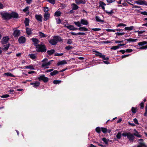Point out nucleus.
Returning <instances> with one entry per match:
<instances>
[{
    "instance_id": "49530a36",
    "label": "nucleus",
    "mask_w": 147,
    "mask_h": 147,
    "mask_svg": "<svg viewBox=\"0 0 147 147\" xmlns=\"http://www.w3.org/2000/svg\"><path fill=\"white\" fill-rule=\"evenodd\" d=\"M119 48V46H113L111 48V50H115Z\"/></svg>"
},
{
    "instance_id": "c9c22d12",
    "label": "nucleus",
    "mask_w": 147,
    "mask_h": 147,
    "mask_svg": "<svg viewBox=\"0 0 147 147\" xmlns=\"http://www.w3.org/2000/svg\"><path fill=\"white\" fill-rule=\"evenodd\" d=\"M24 23L26 26H28L29 25V20L28 18H26Z\"/></svg>"
},
{
    "instance_id": "c03bdc74",
    "label": "nucleus",
    "mask_w": 147,
    "mask_h": 147,
    "mask_svg": "<svg viewBox=\"0 0 147 147\" xmlns=\"http://www.w3.org/2000/svg\"><path fill=\"white\" fill-rule=\"evenodd\" d=\"M30 57L32 59H34L36 58V56L34 54H31L29 55Z\"/></svg>"
},
{
    "instance_id": "4c0bfd02",
    "label": "nucleus",
    "mask_w": 147,
    "mask_h": 147,
    "mask_svg": "<svg viewBox=\"0 0 147 147\" xmlns=\"http://www.w3.org/2000/svg\"><path fill=\"white\" fill-rule=\"evenodd\" d=\"M102 140L105 144H108L109 140L105 138H102Z\"/></svg>"
},
{
    "instance_id": "37998d69",
    "label": "nucleus",
    "mask_w": 147,
    "mask_h": 147,
    "mask_svg": "<svg viewBox=\"0 0 147 147\" xmlns=\"http://www.w3.org/2000/svg\"><path fill=\"white\" fill-rule=\"evenodd\" d=\"M134 135L138 138L141 137V136L139 134V133L137 131H136V132L134 134Z\"/></svg>"
},
{
    "instance_id": "1a4fd4ad",
    "label": "nucleus",
    "mask_w": 147,
    "mask_h": 147,
    "mask_svg": "<svg viewBox=\"0 0 147 147\" xmlns=\"http://www.w3.org/2000/svg\"><path fill=\"white\" fill-rule=\"evenodd\" d=\"M80 22L81 24L86 26L88 25L89 24L88 21L85 19H81Z\"/></svg>"
},
{
    "instance_id": "c756f323",
    "label": "nucleus",
    "mask_w": 147,
    "mask_h": 147,
    "mask_svg": "<svg viewBox=\"0 0 147 147\" xmlns=\"http://www.w3.org/2000/svg\"><path fill=\"white\" fill-rule=\"evenodd\" d=\"M97 22H104V21L102 20H101L100 17L99 16H96L95 18Z\"/></svg>"
},
{
    "instance_id": "a878e982",
    "label": "nucleus",
    "mask_w": 147,
    "mask_h": 147,
    "mask_svg": "<svg viewBox=\"0 0 147 147\" xmlns=\"http://www.w3.org/2000/svg\"><path fill=\"white\" fill-rule=\"evenodd\" d=\"M99 4L100 5V6L102 8V9L104 10L105 9V6L106 4L102 1L99 2Z\"/></svg>"
},
{
    "instance_id": "052dcab7",
    "label": "nucleus",
    "mask_w": 147,
    "mask_h": 147,
    "mask_svg": "<svg viewBox=\"0 0 147 147\" xmlns=\"http://www.w3.org/2000/svg\"><path fill=\"white\" fill-rule=\"evenodd\" d=\"M9 45H6V46L3 48V49L4 50H7L9 47Z\"/></svg>"
},
{
    "instance_id": "6ab92c4d",
    "label": "nucleus",
    "mask_w": 147,
    "mask_h": 147,
    "mask_svg": "<svg viewBox=\"0 0 147 147\" xmlns=\"http://www.w3.org/2000/svg\"><path fill=\"white\" fill-rule=\"evenodd\" d=\"M76 3L78 5L80 4L81 3L84 4L85 1L84 0H75Z\"/></svg>"
},
{
    "instance_id": "f257e3e1",
    "label": "nucleus",
    "mask_w": 147,
    "mask_h": 147,
    "mask_svg": "<svg viewBox=\"0 0 147 147\" xmlns=\"http://www.w3.org/2000/svg\"><path fill=\"white\" fill-rule=\"evenodd\" d=\"M36 51L38 52H44L47 51V49L44 45H38L36 47Z\"/></svg>"
},
{
    "instance_id": "9b49d317",
    "label": "nucleus",
    "mask_w": 147,
    "mask_h": 147,
    "mask_svg": "<svg viewBox=\"0 0 147 147\" xmlns=\"http://www.w3.org/2000/svg\"><path fill=\"white\" fill-rule=\"evenodd\" d=\"M32 40L34 42V45L36 47L39 45L38 44L39 42V41L38 39L36 38H32Z\"/></svg>"
},
{
    "instance_id": "7ed1b4c3",
    "label": "nucleus",
    "mask_w": 147,
    "mask_h": 147,
    "mask_svg": "<svg viewBox=\"0 0 147 147\" xmlns=\"http://www.w3.org/2000/svg\"><path fill=\"white\" fill-rule=\"evenodd\" d=\"M93 52L96 53L95 54L96 55L99 56L101 58L103 59L107 60L109 59V58L105 57V55H102L101 53L96 51H94Z\"/></svg>"
},
{
    "instance_id": "f03ea898",
    "label": "nucleus",
    "mask_w": 147,
    "mask_h": 147,
    "mask_svg": "<svg viewBox=\"0 0 147 147\" xmlns=\"http://www.w3.org/2000/svg\"><path fill=\"white\" fill-rule=\"evenodd\" d=\"M48 61V59L46 58H45L42 61V62H43L42 65V67H44L47 66L49 65L53 61V60H52L47 62V61Z\"/></svg>"
},
{
    "instance_id": "9d476101",
    "label": "nucleus",
    "mask_w": 147,
    "mask_h": 147,
    "mask_svg": "<svg viewBox=\"0 0 147 147\" xmlns=\"http://www.w3.org/2000/svg\"><path fill=\"white\" fill-rule=\"evenodd\" d=\"M30 85H32L34 88H36L39 86L40 84V82L38 81H35L34 82L30 83Z\"/></svg>"
},
{
    "instance_id": "13d9d810",
    "label": "nucleus",
    "mask_w": 147,
    "mask_h": 147,
    "mask_svg": "<svg viewBox=\"0 0 147 147\" xmlns=\"http://www.w3.org/2000/svg\"><path fill=\"white\" fill-rule=\"evenodd\" d=\"M72 43V41L71 39H69L67 40V43L68 44H71Z\"/></svg>"
},
{
    "instance_id": "f3484780",
    "label": "nucleus",
    "mask_w": 147,
    "mask_h": 147,
    "mask_svg": "<svg viewBox=\"0 0 147 147\" xmlns=\"http://www.w3.org/2000/svg\"><path fill=\"white\" fill-rule=\"evenodd\" d=\"M146 2L144 1L138 0L137 1V4L146 5Z\"/></svg>"
},
{
    "instance_id": "4be33fe9",
    "label": "nucleus",
    "mask_w": 147,
    "mask_h": 147,
    "mask_svg": "<svg viewBox=\"0 0 147 147\" xmlns=\"http://www.w3.org/2000/svg\"><path fill=\"white\" fill-rule=\"evenodd\" d=\"M39 36L41 38H44L47 36V35L45 34L42 32H39L38 33Z\"/></svg>"
},
{
    "instance_id": "ddd939ff",
    "label": "nucleus",
    "mask_w": 147,
    "mask_h": 147,
    "mask_svg": "<svg viewBox=\"0 0 147 147\" xmlns=\"http://www.w3.org/2000/svg\"><path fill=\"white\" fill-rule=\"evenodd\" d=\"M35 18L37 20L40 22L42 21V17L41 15L36 14L35 15Z\"/></svg>"
},
{
    "instance_id": "79ce46f5",
    "label": "nucleus",
    "mask_w": 147,
    "mask_h": 147,
    "mask_svg": "<svg viewBox=\"0 0 147 147\" xmlns=\"http://www.w3.org/2000/svg\"><path fill=\"white\" fill-rule=\"evenodd\" d=\"M101 128L99 127H97L96 129V131L98 133L100 132Z\"/></svg>"
},
{
    "instance_id": "f704fd0d",
    "label": "nucleus",
    "mask_w": 147,
    "mask_h": 147,
    "mask_svg": "<svg viewBox=\"0 0 147 147\" xmlns=\"http://www.w3.org/2000/svg\"><path fill=\"white\" fill-rule=\"evenodd\" d=\"M26 68L29 69H34V68L33 67L32 65H29L28 66H25Z\"/></svg>"
},
{
    "instance_id": "864d4df0",
    "label": "nucleus",
    "mask_w": 147,
    "mask_h": 147,
    "mask_svg": "<svg viewBox=\"0 0 147 147\" xmlns=\"http://www.w3.org/2000/svg\"><path fill=\"white\" fill-rule=\"evenodd\" d=\"M105 12L107 13L108 15H111L113 13L112 10H111L109 11H105Z\"/></svg>"
},
{
    "instance_id": "0eeeda50",
    "label": "nucleus",
    "mask_w": 147,
    "mask_h": 147,
    "mask_svg": "<svg viewBox=\"0 0 147 147\" xmlns=\"http://www.w3.org/2000/svg\"><path fill=\"white\" fill-rule=\"evenodd\" d=\"M18 41L20 43H24L26 42V38L25 37L22 36L19 38Z\"/></svg>"
},
{
    "instance_id": "09e8293b",
    "label": "nucleus",
    "mask_w": 147,
    "mask_h": 147,
    "mask_svg": "<svg viewBox=\"0 0 147 147\" xmlns=\"http://www.w3.org/2000/svg\"><path fill=\"white\" fill-rule=\"evenodd\" d=\"M56 22H57V24H59L61 23V19L60 18H56Z\"/></svg>"
},
{
    "instance_id": "473e14b6",
    "label": "nucleus",
    "mask_w": 147,
    "mask_h": 147,
    "mask_svg": "<svg viewBox=\"0 0 147 147\" xmlns=\"http://www.w3.org/2000/svg\"><path fill=\"white\" fill-rule=\"evenodd\" d=\"M55 52L54 49H52L50 50H48L47 53L49 55H51L53 54Z\"/></svg>"
},
{
    "instance_id": "3c124183",
    "label": "nucleus",
    "mask_w": 147,
    "mask_h": 147,
    "mask_svg": "<svg viewBox=\"0 0 147 147\" xmlns=\"http://www.w3.org/2000/svg\"><path fill=\"white\" fill-rule=\"evenodd\" d=\"M73 47L69 45L65 47V49L67 50H69L70 49H73Z\"/></svg>"
},
{
    "instance_id": "72a5a7b5",
    "label": "nucleus",
    "mask_w": 147,
    "mask_h": 147,
    "mask_svg": "<svg viewBox=\"0 0 147 147\" xmlns=\"http://www.w3.org/2000/svg\"><path fill=\"white\" fill-rule=\"evenodd\" d=\"M4 75L7 76L13 77V75L10 72L5 73L4 74Z\"/></svg>"
},
{
    "instance_id": "e2e57ef3",
    "label": "nucleus",
    "mask_w": 147,
    "mask_h": 147,
    "mask_svg": "<svg viewBox=\"0 0 147 147\" xmlns=\"http://www.w3.org/2000/svg\"><path fill=\"white\" fill-rule=\"evenodd\" d=\"M63 53H56L55 54V56H60L63 55Z\"/></svg>"
},
{
    "instance_id": "b1692460",
    "label": "nucleus",
    "mask_w": 147,
    "mask_h": 147,
    "mask_svg": "<svg viewBox=\"0 0 147 147\" xmlns=\"http://www.w3.org/2000/svg\"><path fill=\"white\" fill-rule=\"evenodd\" d=\"M49 42L50 44L52 45H55L57 43L56 41L54 38L53 39L50 40Z\"/></svg>"
},
{
    "instance_id": "0e129e2a",
    "label": "nucleus",
    "mask_w": 147,
    "mask_h": 147,
    "mask_svg": "<svg viewBox=\"0 0 147 147\" xmlns=\"http://www.w3.org/2000/svg\"><path fill=\"white\" fill-rule=\"evenodd\" d=\"M131 111L132 113H136V109L134 107H132L131 108Z\"/></svg>"
},
{
    "instance_id": "5701e85b",
    "label": "nucleus",
    "mask_w": 147,
    "mask_h": 147,
    "mask_svg": "<svg viewBox=\"0 0 147 147\" xmlns=\"http://www.w3.org/2000/svg\"><path fill=\"white\" fill-rule=\"evenodd\" d=\"M67 63V62L65 60H63L58 62L57 63V65L59 66L60 65H64Z\"/></svg>"
},
{
    "instance_id": "774afa93",
    "label": "nucleus",
    "mask_w": 147,
    "mask_h": 147,
    "mask_svg": "<svg viewBox=\"0 0 147 147\" xmlns=\"http://www.w3.org/2000/svg\"><path fill=\"white\" fill-rule=\"evenodd\" d=\"M107 2L109 3H111L115 1V0H107Z\"/></svg>"
},
{
    "instance_id": "423d86ee",
    "label": "nucleus",
    "mask_w": 147,
    "mask_h": 147,
    "mask_svg": "<svg viewBox=\"0 0 147 147\" xmlns=\"http://www.w3.org/2000/svg\"><path fill=\"white\" fill-rule=\"evenodd\" d=\"M65 27L71 30H77L78 29V28H76L74 26L71 25L69 26L65 25Z\"/></svg>"
},
{
    "instance_id": "393cba45",
    "label": "nucleus",
    "mask_w": 147,
    "mask_h": 147,
    "mask_svg": "<svg viewBox=\"0 0 147 147\" xmlns=\"http://www.w3.org/2000/svg\"><path fill=\"white\" fill-rule=\"evenodd\" d=\"M26 33L28 35H30L32 34V30L31 29L27 28H26Z\"/></svg>"
},
{
    "instance_id": "bb28decb",
    "label": "nucleus",
    "mask_w": 147,
    "mask_h": 147,
    "mask_svg": "<svg viewBox=\"0 0 147 147\" xmlns=\"http://www.w3.org/2000/svg\"><path fill=\"white\" fill-rule=\"evenodd\" d=\"M61 13L60 11L57 10L55 13L54 15L56 17H58L61 15Z\"/></svg>"
},
{
    "instance_id": "58836bf2",
    "label": "nucleus",
    "mask_w": 147,
    "mask_h": 147,
    "mask_svg": "<svg viewBox=\"0 0 147 147\" xmlns=\"http://www.w3.org/2000/svg\"><path fill=\"white\" fill-rule=\"evenodd\" d=\"M147 44V42L146 41H143L138 43V45L140 46H142L145 44Z\"/></svg>"
},
{
    "instance_id": "a19ab883",
    "label": "nucleus",
    "mask_w": 147,
    "mask_h": 147,
    "mask_svg": "<svg viewBox=\"0 0 147 147\" xmlns=\"http://www.w3.org/2000/svg\"><path fill=\"white\" fill-rule=\"evenodd\" d=\"M28 9L29 7H26L24 9H23V11L24 12H26L27 13H29Z\"/></svg>"
},
{
    "instance_id": "a18cd8bd",
    "label": "nucleus",
    "mask_w": 147,
    "mask_h": 147,
    "mask_svg": "<svg viewBox=\"0 0 147 147\" xmlns=\"http://www.w3.org/2000/svg\"><path fill=\"white\" fill-rule=\"evenodd\" d=\"M126 25L123 23H120L118 24L117 26V27H118L120 26H125Z\"/></svg>"
},
{
    "instance_id": "e433bc0d",
    "label": "nucleus",
    "mask_w": 147,
    "mask_h": 147,
    "mask_svg": "<svg viewBox=\"0 0 147 147\" xmlns=\"http://www.w3.org/2000/svg\"><path fill=\"white\" fill-rule=\"evenodd\" d=\"M58 73V71L57 70H54L53 71L50 73V74L51 76H53L55 75Z\"/></svg>"
},
{
    "instance_id": "2eb2a0df",
    "label": "nucleus",
    "mask_w": 147,
    "mask_h": 147,
    "mask_svg": "<svg viewBox=\"0 0 147 147\" xmlns=\"http://www.w3.org/2000/svg\"><path fill=\"white\" fill-rule=\"evenodd\" d=\"M77 30L82 32L86 31L88 30L87 28L84 27H80L79 28H78Z\"/></svg>"
},
{
    "instance_id": "c85d7f7f",
    "label": "nucleus",
    "mask_w": 147,
    "mask_h": 147,
    "mask_svg": "<svg viewBox=\"0 0 147 147\" xmlns=\"http://www.w3.org/2000/svg\"><path fill=\"white\" fill-rule=\"evenodd\" d=\"M74 24L76 25L78 27H80L81 26V24L80 22L78 21V22H74Z\"/></svg>"
},
{
    "instance_id": "cd10ccee",
    "label": "nucleus",
    "mask_w": 147,
    "mask_h": 147,
    "mask_svg": "<svg viewBox=\"0 0 147 147\" xmlns=\"http://www.w3.org/2000/svg\"><path fill=\"white\" fill-rule=\"evenodd\" d=\"M134 28V26H131L130 27H125L124 29L125 30L131 31Z\"/></svg>"
},
{
    "instance_id": "338daca9",
    "label": "nucleus",
    "mask_w": 147,
    "mask_h": 147,
    "mask_svg": "<svg viewBox=\"0 0 147 147\" xmlns=\"http://www.w3.org/2000/svg\"><path fill=\"white\" fill-rule=\"evenodd\" d=\"M134 122L136 124H138L139 123L138 120L136 118H135L133 120Z\"/></svg>"
},
{
    "instance_id": "a211bd4d",
    "label": "nucleus",
    "mask_w": 147,
    "mask_h": 147,
    "mask_svg": "<svg viewBox=\"0 0 147 147\" xmlns=\"http://www.w3.org/2000/svg\"><path fill=\"white\" fill-rule=\"evenodd\" d=\"M20 34V31L18 30H16L13 32V35L15 36H18Z\"/></svg>"
},
{
    "instance_id": "de8ad7c7",
    "label": "nucleus",
    "mask_w": 147,
    "mask_h": 147,
    "mask_svg": "<svg viewBox=\"0 0 147 147\" xmlns=\"http://www.w3.org/2000/svg\"><path fill=\"white\" fill-rule=\"evenodd\" d=\"M121 136V133H120L119 132L117 134L116 136L117 138V139H120Z\"/></svg>"
},
{
    "instance_id": "39448f33",
    "label": "nucleus",
    "mask_w": 147,
    "mask_h": 147,
    "mask_svg": "<svg viewBox=\"0 0 147 147\" xmlns=\"http://www.w3.org/2000/svg\"><path fill=\"white\" fill-rule=\"evenodd\" d=\"M38 79L39 80H42L45 82H47L49 80L48 78L45 77L44 76H41L38 78Z\"/></svg>"
},
{
    "instance_id": "20e7f679",
    "label": "nucleus",
    "mask_w": 147,
    "mask_h": 147,
    "mask_svg": "<svg viewBox=\"0 0 147 147\" xmlns=\"http://www.w3.org/2000/svg\"><path fill=\"white\" fill-rule=\"evenodd\" d=\"M2 17L5 19H9L11 18V14L7 13H1Z\"/></svg>"
},
{
    "instance_id": "680f3d73",
    "label": "nucleus",
    "mask_w": 147,
    "mask_h": 147,
    "mask_svg": "<svg viewBox=\"0 0 147 147\" xmlns=\"http://www.w3.org/2000/svg\"><path fill=\"white\" fill-rule=\"evenodd\" d=\"M106 30L109 32H115V29H107Z\"/></svg>"
},
{
    "instance_id": "6e6d98bb",
    "label": "nucleus",
    "mask_w": 147,
    "mask_h": 147,
    "mask_svg": "<svg viewBox=\"0 0 147 147\" xmlns=\"http://www.w3.org/2000/svg\"><path fill=\"white\" fill-rule=\"evenodd\" d=\"M145 30L137 31L135 32H138L139 34H142L145 32Z\"/></svg>"
},
{
    "instance_id": "7c9ffc66",
    "label": "nucleus",
    "mask_w": 147,
    "mask_h": 147,
    "mask_svg": "<svg viewBox=\"0 0 147 147\" xmlns=\"http://www.w3.org/2000/svg\"><path fill=\"white\" fill-rule=\"evenodd\" d=\"M11 17H13L15 18H17L18 15V14L15 13H13L11 14Z\"/></svg>"
},
{
    "instance_id": "f8f14e48",
    "label": "nucleus",
    "mask_w": 147,
    "mask_h": 147,
    "mask_svg": "<svg viewBox=\"0 0 147 147\" xmlns=\"http://www.w3.org/2000/svg\"><path fill=\"white\" fill-rule=\"evenodd\" d=\"M9 39V37L8 36H6L3 38L2 40V43L3 44H5L7 42Z\"/></svg>"
},
{
    "instance_id": "4468645a",
    "label": "nucleus",
    "mask_w": 147,
    "mask_h": 147,
    "mask_svg": "<svg viewBox=\"0 0 147 147\" xmlns=\"http://www.w3.org/2000/svg\"><path fill=\"white\" fill-rule=\"evenodd\" d=\"M50 14L48 12H45V13L44 20L45 21H47L49 18Z\"/></svg>"
},
{
    "instance_id": "aec40b11",
    "label": "nucleus",
    "mask_w": 147,
    "mask_h": 147,
    "mask_svg": "<svg viewBox=\"0 0 147 147\" xmlns=\"http://www.w3.org/2000/svg\"><path fill=\"white\" fill-rule=\"evenodd\" d=\"M138 40L137 39H133L131 38L125 39V40H126L127 42H136Z\"/></svg>"
},
{
    "instance_id": "dca6fc26",
    "label": "nucleus",
    "mask_w": 147,
    "mask_h": 147,
    "mask_svg": "<svg viewBox=\"0 0 147 147\" xmlns=\"http://www.w3.org/2000/svg\"><path fill=\"white\" fill-rule=\"evenodd\" d=\"M54 39L56 41L57 43L59 41H61L62 40L61 38L59 36H55L53 37Z\"/></svg>"
},
{
    "instance_id": "4d7b16f0",
    "label": "nucleus",
    "mask_w": 147,
    "mask_h": 147,
    "mask_svg": "<svg viewBox=\"0 0 147 147\" xmlns=\"http://www.w3.org/2000/svg\"><path fill=\"white\" fill-rule=\"evenodd\" d=\"M140 106L141 109H143L144 107V102H142L140 104Z\"/></svg>"
},
{
    "instance_id": "5fc2aeb1",
    "label": "nucleus",
    "mask_w": 147,
    "mask_h": 147,
    "mask_svg": "<svg viewBox=\"0 0 147 147\" xmlns=\"http://www.w3.org/2000/svg\"><path fill=\"white\" fill-rule=\"evenodd\" d=\"M50 3L54 4L55 3V0H47Z\"/></svg>"
},
{
    "instance_id": "69168bd1",
    "label": "nucleus",
    "mask_w": 147,
    "mask_h": 147,
    "mask_svg": "<svg viewBox=\"0 0 147 147\" xmlns=\"http://www.w3.org/2000/svg\"><path fill=\"white\" fill-rule=\"evenodd\" d=\"M147 49V45L142 46L140 48V49Z\"/></svg>"
},
{
    "instance_id": "bf43d9fd",
    "label": "nucleus",
    "mask_w": 147,
    "mask_h": 147,
    "mask_svg": "<svg viewBox=\"0 0 147 147\" xmlns=\"http://www.w3.org/2000/svg\"><path fill=\"white\" fill-rule=\"evenodd\" d=\"M125 52L127 53H130L133 50L131 49H127L125 50Z\"/></svg>"
},
{
    "instance_id": "8fccbe9b",
    "label": "nucleus",
    "mask_w": 147,
    "mask_h": 147,
    "mask_svg": "<svg viewBox=\"0 0 147 147\" xmlns=\"http://www.w3.org/2000/svg\"><path fill=\"white\" fill-rule=\"evenodd\" d=\"M115 34L117 35L118 36H120V35H123L125 34V32H121V33H119V32H116L115 33Z\"/></svg>"
},
{
    "instance_id": "603ef678",
    "label": "nucleus",
    "mask_w": 147,
    "mask_h": 147,
    "mask_svg": "<svg viewBox=\"0 0 147 147\" xmlns=\"http://www.w3.org/2000/svg\"><path fill=\"white\" fill-rule=\"evenodd\" d=\"M101 130L103 133H105L107 132V129L106 128L102 127L101 128Z\"/></svg>"
},
{
    "instance_id": "6e6552de",
    "label": "nucleus",
    "mask_w": 147,
    "mask_h": 147,
    "mask_svg": "<svg viewBox=\"0 0 147 147\" xmlns=\"http://www.w3.org/2000/svg\"><path fill=\"white\" fill-rule=\"evenodd\" d=\"M127 138L129 139V141H132L134 140V135L130 133H129L127 135Z\"/></svg>"
},
{
    "instance_id": "2f4dec72",
    "label": "nucleus",
    "mask_w": 147,
    "mask_h": 147,
    "mask_svg": "<svg viewBox=\"0 0 147 147\" xmlns=\"http://www.w3.org/2000/svg\"><path fill=\"white\" fill-rule=\"evenodd\" d=\"M137 147H147V146L144 143H140Z\"/></svg>"
},
{
    "instance_id": "412c9836",
    "label": "nucleus",
    "mask_w": 147,
    "mask_h": 147,
    "mask_svg": "<svg viewBox=\"0 0 147 147\" xmlns=\"http://www.w3.org/2000/svg\"><path fill=\"white\" fill-rule=\"evenodd\" d=\"M71 5L72 10H76L78 8V6L75 3H73Z\"/></svg>"
},
{
    "instance_id": "ea45409f",
    "label": "nucleus",
    "mask_w": 147,
    "mask_h": 147,
    "mask_svg": "<svg viewBox=\"0 0 147 147\" xmlns=\"http://www.w3.org/2000/svg\"><path fill=\"white\" fill-rule=\"evenodd\" d=\"M61 82V80H55L53 82V83L54 84H60Z\"/></svg>"
}]
</instances>
